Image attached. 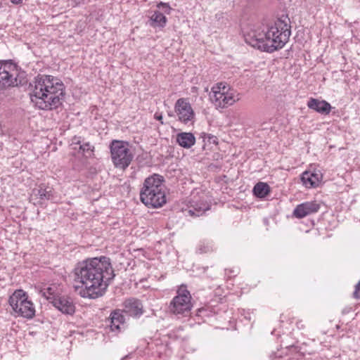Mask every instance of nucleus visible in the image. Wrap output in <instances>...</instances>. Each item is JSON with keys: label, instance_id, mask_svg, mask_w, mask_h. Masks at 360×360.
Segmentation results:
<instances>
[{"label": "nucleus", "instance_id": "obj_1", "mask_svg": "<svg viewBox=\"0 0 360 360\" xmlns=\"http://www.w3.org/2000/svg\"><path fill=\"white\" fill-rule=\"evenodd\" d=\"M79 295L84 298L96 299L103 296L115 274L109 257L101 256L84 259L77 264L73 271Z\"/></svg>", "mask_w": 360, "mask_h": 360}, {"label": "nucleus", "instance_id": "obj_2", "mask_svg": "<svg viewBox=\"0 0 360 360\" xmlns=\"http://www.w3.org/2000/svg\"><path fill=\"white\" fill-rule=\"evenodd\" d=\"M29 94L34 105L43 110H51L65 99V85L52 75H38L29 85Z\"/></svg>", "mask_w": 360, "mask_h": 360}, {"label": "nucleus", "instance_id": "obj_3", "mask_svg": "<svg viewBox=\"0 0 360 360\" xmlns=\"http://www.w3.org/2000/svg\"><path fill=\"white\" fill-rule=\"evenodd\" d=\"M288 17L282 16L262 29L253 30L245 37V41L262 51L273 53L282 49L291 34Z\"/></svg>", "mask_w": 360, "mask_h": 360}, {"label": "nucleus", "instance_id": "obj_4", "mask_svg": "<svg viewBox=\"0 0 360 360\" xmlns=\"http://www.w3.org/2000/svg\"><path fill=\"white\" fill-rule=\"evenodd\" d=\"M164 181V177L157 174L144 180L140 191V200L148 207H161L166 203Z\"/></svg>", "mask_w": 360, "mask_h": 360}, {"label": "nucleus", "instance_id": "obj_5", "mask_svg": "<svg viewBox=\"0 0 360 360\" xmlns=\"http://www.w3.org/2000/svg\"><path fill=\"white\" fill-rule=\"evenodd\" d=\"M210 99L217 109L226 108L240 100V94L225 83L219 82L211 88Z\"/></svg>", "mask_w": 360, "mask_h": 360}, {"label": "nucleus", "instance_id": "obj_6", "mask_svg": "<svg viewBox=\"0 0 360 360\" xmlns=\"http://www.w3.org/2000/svg\"><path fill=\"white\" fill-rule=\"evenodd\" d=\"M8 302L15 316L32 319L35 316V308L23 290H16L9 297Z\"/></svg>", "mask_w": 360, "mask_h": 360}, {"label": "nucleus", "instance_id": "obj_7", "mask_svg": "<svg viewBox=\"0 0 360 360\" xmlns=\"http://www.w3.org/2000/svg\"><path fill=\"white\" fill-rule=\"evenodd\" d=\"M110 149L112 161L115 167L124 169L130 165L134 156L127 143L114 140L110 143Z\"/></svg>", "mask_w": 360, "mask_h": 360}, {"label": "nucleus", "instance_id": "obj_8", "mask_svg": "<svg viewBox=\"0 0 360 360\" xmlns=\"http://www.w3.org/2000/svg\"><path fill=\"white\" fill-rule=\"evenodd\" d=\"M191 295L187 287L181 285L169 304L170 311L176 315L188 316L192 309Z\"/></svg>", "mask_w": 360, "mask_h": 360}, {"label": "nucleus", "instance_id": "obj_9", "mask_svg": "<svg viewBox=\"0 0 360 360\" xmlns=\"http://www.w3.org/2000/svg\"><path fill=\"white\" fill-rule=\"evenodd\" d=\"M30 202L34 205L41 207L46 205L47 202H57L59 198L54 189L44 184H41L34 187L30 195Z\"/></svg>", "mask_w": 360, "mask_h": 360}, {"label": "nucleus", "instance_id": "obj_10", "mask_svg": "<svg viewBox=\"0 0 360 360\" xmlns=\"http://www.w3.org/2000/svg\"><path fill=\"white\" fill-rule=\"evenodd\" d=\"M169 117H176V120L185 125H193L195 120V112L187 98H180L174 104V111L169 112Z\"/></svg>", "mask_w": 360, "mask_h": 360}, {"label": "nucleus", "instance_id": "obj_11", "mask_svg": "<svg viewBox=\"0 0 360 360\" xmlns=\"http://www.w3.org/2000/svg\"><path fill=\"white\" fill-rule=\"evenodd\" d=\"M8 61H0V91L18 86V75L7 70Z\"/></svg>", "mask_w": 360, "mask_h": 360}, {"label": "nucleus", "instance_id": "obj_12", "mask_svg": "<svg viewBox=\"0 0 360 360\" xmlns=\"http://www.w3.org/2000/svg\"><path fill=\"white\" fill-rule=\"evenodd\" d=\"M321 208V204L316 200L307 201L297 205L294 211L293 215L298 219H302L307 215L316 213Z\"/></svg>", "mask_w": 360, "mask_h": 360}, {"label": "nucleus", "instance_id": "obj_13", "mask_svg": "<svg viewBox=\"0 0 360 360\" xmlns=\"http://www.w3.org/2000/svg\"><path fill=\"white\" fill-rule=\"evenodd\" d=\"M53 306L61 313L66 315H72L75 311V305L70 297L60 295L52 301Z\"/></svg>", "mask_w": 360, "mask_h": 360}, {"label": "nucleus", "instance_id": "obj_14", "mask_svg": "<svg viewBox=\"0 0 360 360\" xmlns=\"http://www.w3.org/2000/svg\"><path fill=\"white\" fill-rule=\"evenodd\" d=\"M190 205L187 213L191 217L202 216L206 211L210 210V205L206 200L201 198H198L193 195L189 201Z\"/></svg>", "mask_w": 360, "mask_h": 360}, {"label": "nucleus", "instance_id": "obj_15", "mask_svg": "<svg viewBox=\"0 0 360 360\" xmlns=\"http://www.w3.org/2000/svg\"><path fill=\"white\" fill-rule=\"evenodd\" d=\"M123 312L135 319L140 318L144 312L142 302L135 298H130L124 302Z\"/></svg>", "mask_w": 360, "mask_h": 360}, {"label": "nucleus", "instance_id": "obj_16", "mask_svg": "<svg viewBox=\"0 0 360 360\" xmlns=\"http://www.w3.org/2000/svg\"><path fill=\"white\" fill-rule=\"evenodd\" d=\"M322 179V174L318 171H305L301 175L302 184L307 188L317 187Z\"/></svg>", "mask_w": 360, "mask_h": 360}, {"label": "nucleus", "instance_id": "obj_17", "mask_svg": "<svg viewBox=\"0 0 360 360\" xmlns=\"http://www.w3.org/2000/svg\"><path fill=\"white\" fill-rule=\"evenodd\" d=\"M307 107L321 115H328L331 110L330 104L324 101L311 98L307 102Z\"/></svg>", "mask_w": 360, "mask_h": 360}, {"label": "nucleus", "instance_id": "obj_18", "mask_svg": "<svg viewBox=\"0 0 360 360\" xmlns=\"http://www.w3.org/2000/svg\"><path fill=\"white\" fill-rule=\"evenodd\" d=\"M110 330L113 332H120L124 328L125 319L123 315V311L115 310L110 314Z\"/></svg>", "mask_w": 360, "mask_h": 360}, {"label": "nucleus", "instance_id": "obj_19", "mask_svg": "<svg viewBox=\"0 0 360 360\" xmlns=\"http://www.w3.org/2000/svg\"><path fill=\"white\" fill-rule=\"evenodd\" d=\"M167 19L165 15L158 11H155L150 15L148 24L153 28H164L166 26Z\"/></svg>", "mask_w": 360, "mask_h": 360}, {"label": "nucleus", "instance_id": "obj_20", "mask_svg": "<svg viewBox=\"0 0 360 360\" xmlns=\"http://www.w3.org/2000/svg\"><path fill=\"white\" fill-rule=\"evenodd\" d=\"M176 142L183 148H190L195 143V138L191 132H181L176 136Z\"/></svg>", "mask_w": 360, "mask_h": 360}, {"label": "nucleus", "instance_id": "obj_21", "mask_svg": "<svg viewBox=\"0 0 360 360\" xmlns=\"http://www.w3.org/2000/svg\"><path fill=\"white\" fill-rule=\"evenodd\" d=\"M43 297H44L51 303L54 298L58 297L60 294V289L56 284H52L41 290Z\"/></svg>", "mask_w": 360, "mask_h": 360}, {"label": "nucleus", "instance_id": "obj_22", "mask_svg": "<svg viewBox=\"0 0 360 360\" xmlns=\"http://www.w3.org/2000/svg\"><path fill=\"white\" fill-rule=\"evenodd\" d=\"M253 194L259 198L266 197L271 191L270 186L264 182L256 184L253 188Z\"/></svg>", "mask_w": 360, "mask_h": 360}, {"label": "nucleus", "instance_id": "obj_23", "mask_svg": "<svg viewBox=\"0 0 360 360\" xmlns=\"http://www.w3.org/2000/svg\"><path fill=\"white\" fill-rule=\"evenodd\" d=\"M216 250L217 247L212 240L200 241L196 248V252L200 254L212 252Z\"/></svg>", "mask_w": 360, "mask_h": 360}, {"label": "nucleus", "instance_id": "obj_24", "mask_svg": "<svg viewBox=\"0 0 360 360\" xmlns=\"http://www.w3.org/2000/svg\"><path fill=\"white\" fill-rule=\"evenodd\" d=\"M73 143L79 145V151H82L84 155L86 153L90 155L91 153L93 152L94 146H92L89 142L82 143L79 138L75 137L73 139Z\"/></svg>", "mask_w": 360, "mask_h": 360}, {"label": "nucleus", "instance_id": "obj_25", "mask_svg": "<svg viewBox=\"0 0 360 360\" xmlns=\"http://www.w3.org/2000/svg\"><path fill=\"white\" fill-rule=\"evenodd\" d=\"M302 231H304L306 233H310L312 237H316L319 235H323L326 232H328V229L326 226H320V227H316L312 226L311 229H302Z\"/></svg>", "mask_w": 360, "mask_h": 360}, {"label": "nucleus", "instance_id": "obj_26", "mask_svg": "<svg viewBox=\"0 0 360 360\" xmlns=\"http://www.w3.org/2000/svg\"><path fill=\"white\" fill-rule=\"evenodd\" d=\"M238 273H239V269L238 267L225 269V275L229 278L236 276Z\"/></svg>", "mask_w": 360, "mask_h": 360}, {"label": "nucleus", "instance_id": "obj_27", "mask_svg": "<svg viewBox=\"0 0 360 360\" xmlns=\"http://www.w3.org/2000/svg\"><path fill=\"white\" fill-rule=\"evenodd\" d=\"M157 7L159 8H162V9H164L165 13L167 14H169L172 10L168 3H164L162 1L158 4Z\"/></svg>", "mask_w": 360, "mask_h": 360}, {"label": "nucleus", "instance_id": "obj_28", "mask_svg": "<svg viewBox=\"0 0 360 360\" xmlns=\"http://www.w3.org/2000/svg\"><path fill=\"white\" fill-rule=\"evenodd\" d=\"M241 316L244 317V319L250 321L252 319V313L249 310L241 309L240 311Z\"/></svg>", "mask_w": 360, "mask_h": 360}, {"label": "nucleus", "instance_id": "obj_29", "mask_svg": "<svg viewBox=\"0 0 360 360\" xmlns=\"http://www.w3.org/2000/svg\"><path fill=\"white\" fill-rule=\"evenodd\" d=\"M354 297L360 299V281L355 285V290L353 293Z\"/></svg>", "mask_w": 360, "mask_h": 360}, {"label": "nucleus", "instance_id": "obj_30", "mask_svg": "<svg viewBox=\"0 0 360 360\" xmlns=\"http://www.w3.org/2000/svg\"><path fill=\"white\" fill-rule=\"evenodd\" d=\"M197 315L199 316H210L208 310L205 308H200L198 310Z\"/></svg>", "mask_w": 360, "mask_h": 360}, {"label": "nucleus", "instance_id": "obj_31", "mask_svg": "<svg viewBox=\"0 0 360 360\" xmlns=\"http://www.w3.org/2000/svg\"><path fill=\"white\" fill-rule=\"evenodd\" d=\"M72 6H77L80 4H84L86 0H68Z\"/></svg>", "mask_w": 360, "mask_h": 360}, {"label": "nucleus", "instance_id": "obj_32", "mask_svg": "<svg viewBox=\"0 0 360 360\" xmlns=\"http://www.w3.org/2000/svg\"><path fill=\"white\" fill-rule=\"evenodd\" d=\"M296 326L298 329L302 330L304 328V324L302 320H299L296 322Z\"/></svg>", "mask_w": 360, "mask_h": 360}, {"label": "nucleus", "instance_id": "obj_33", "mask_svg": "<svg viewBox=\"0 0 360 360\" xmlns=\"http://www.w3.org/2000/svg\"><path fill=\"white\" fill-rule=\"evenodd\" d=\"M155 118L157 120L162 121V115H157V114H155ZM161 123L162 124L163 122H161Z\"/></svg>", "mask_w": 360, "mask_h": 360}, {"label": "nucleus", "instance_id": "obj_34", "mask_svg": "<svg viewBox=\"0 0 360 360\" xmlns=\"http://www.w3.org/2000/svg\"><path fill=\"white\" fill-rule=\"evenodd\" d=\"M10 1L13 4H20L22 2V0H10Z\"/></svg>", "mask_w": 360, "mask_h": 360}, {"label": "nucleus", "instance_id": "obj_35", "mask_svg": "<svg viewBox=\"0 0 360 360\" xmlns=\"http://www.w3.org/2000/svg\"><path fill=\"white\" fill-rule=\"evenodd\" d=\"M126 359H127V356H124V358H122L121 360H125Z\"/></svg>", "mask_w": 360, "mask_h": 360}, {"label": "nucleus", "instance_id": "obj_36", "mask_svg": "<svg viewBox=\"0 0 360 360\" xmlns=\"http://www.w3.org/2000/svg\"><path fill=\"white\" fill-rule=\"evenodd\" d=\"M278 360H280V359H278Z\"/></svg>", "mask_w": 360, "mask_h": 360}]
</instances>
